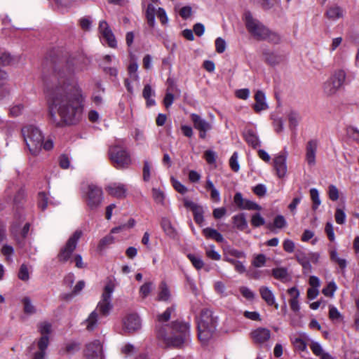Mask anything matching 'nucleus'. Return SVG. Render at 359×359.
I'll use <instances>...</instances> for the list:
<instances>
[{"label":"nucleus","mask_w":359,"mask_h":359,"mask_svg":"<svg viewBox=\"0 0 359 359\" xmlns=\"http://www.w3.org/2000/svg\"><path fill=\"white\" fill-rule=\"evenodd\" d=\"M86 69L82 57L69 58L65 67L56 68L45 81L50 121L56 126L76 123L82 113L83 97L74 75Z\"/></svg>","instance_id":"nucleus-1"},{"label":"nucleus","mask_w":359,"mask_h":359,"mask_svg":"<svg viewBox=\"0 0 359 359\" xmlns=\"http://www.w3.org/2000/svg\"><path fill=\"white\" fill-rule=\"evenodd\" d=\"M167 330L166 333L163 330H158V337L162 338L168 346L181 348L188 342L189 325L187 323L175 322Z\"/></svg>","instance_id":"nucleus-2"},{"label":"nucleus","mask_w":359,"mask_h":359,"mask_svg":"<svg viewBox=\"0 0 359 359\" xmlns=\"http://www.w3.org/2000/svg\"><path fill=\"white\" fill-rule=\"evenodd\" d=\"M245 26L249 33L259 41L267 40L274 43H279V35L269 29L259 20L252 18L250 13L245 15Z\"/></svg>","instance_id":"nucleus-3"},{"label":"nucleus","mask_w":359,"mask_h":359,"mask_svg":"<svg viewBox=\"0 0 359 359\" xmlns=\"http://www.w3.org/2000/svg\"><path fill=\"white\" fill-rule=\"evenodd\" d=\"M217 318L208 309L201 311L198 320V336L201 342L206 344L213 336L217 326Z\"/></svg>","instance_id":"nucleus-4"},{"label":"nucleus","mask_w":359,"mask_h":359,"mask_svg":"<svg viewBox=\"0 0 359 359\" xmlns=\"http://www.w3.org/2000/svg\"><path fill=\"white\" fill-rule=\"evenodd\" d=\"M22 134L29 153L34 156H38L44 139L42 132L37 127L30 125L22 128Z\"/></svg>","instance_id":"nucleus-5"},{"label":"nucleus","mask_w":359,"mask_h":359,"mask_svg":"<svg viewBox=\"0 0 359 359\" xmlns=\"http://www.w3.org/2000/svg\"><path fill=\"white\" fill-rule=\"evenodd\" d=\"M81 196L88 207L95 210L100 206L104 199L102 189L93 184H84L81 187Z\"/></svg>","instance_id":"nucleus-6"},{"label":"nucleus","mask_w":359,"mask_h":359,"mask_svg":"<svg viewBox=\"0 0 359 359\" xmlns=\"http://www.w3.org/2000/svg\"><path fill=\"white\" fill-rule=\"evenodd\" d=\"M116 283L114 280L108 278L102 294L101 299L98 302L95 311L100 315L107 316L109 314L113 306L111 304V295L114 291Z\"/></svg>","instance_id":"nucleus-7"},{"label":"nucleus","mask_w":359,"mask_h":359,"mask_svg":"<svg viewBox=\"0 0 359 359\" xmlns=\"http://www.w3.org/2000/svg\"><path fill=\"white\" fill-rule=\"evenodd\" d=\"M346 79L344 70L335 71L323 84V92L327 96H332L341 88Z\"/></svg>","instance_id":"nucleus-8"},{"label":"nucleus","mask_w":359,"mask_h":359,"mask_svg":"<svg viewBox=\"0 0 359 359\" xmlns=\"http://www.w3.org/2000/svg\"><path fill=\"white\" fill-rule=\"evenodd\" d=\"M110 159L117 168L128 167L131 159L125 149L119 146H114L109 149Z\"/></svg>","instance_id":"nucleus-9"},{"label":"nucleus","mask_w":359,"mask_h":359,"mask_svg":"<svg viewBox=\"0 0 359 359\" xmlns=\"http://www.w3.org/2000/svg\"><path fill=\"white\" fill-rule=\"evenodd\" d=\"M82 234L83 233L81 230H76L68 239L65 246L61 250L58 255V259L60 261L66 262L70 258L72 252L76 247L77 242L81 237Z\"/></svg>","instance_id":"nucleus-10"},{"label":"nucleus","mask_w":359,"mask_h":359,"mask_svg":"<svg viewBox=\"0 0 359 359\" xmlns=\"http://www.w3.org/2000/svg\"><path fill=\"white\" fill-rule=\"evenodd\" d=\"M84 355L87 359H103L102 346L99 340H95L86 346Z\"/></svg>","instance_id":"nucleus-11"},{"label":"nucleus","mask_w":359,"mask_h":359,"mask_svg":"<svg viewBox=\"0 0 359 359\" xmlns=\"http://www.w3.org/2000/svg\"><path fill=\"white\" fill-rule=\"evenodd\" d=\"M191 118L194 127L199 131L200 137L205 138L206 133L212 129V125L196 114H191Z\"/></svg>","instance_id":"nucleus-12"},{"label":"nucleus","mask_w":359,"mask_h":359,"mask_svg":"<svg viewBox=\"0 0 359 359\" xmlns=\"http://www.w3.org/2000/svg\"><path fill=\"white\" fill-rule=\"evenodd\" d=\"M287 152H281L277 154L273 159V168L276 171V174L279 178H283L287 173Z\"/></svg>","instance_id":"nucleus-13"},{"label":"nucleus","mask_w":359,"mask_h":359,"mask_svg":"<svg viewBox=\"0 0 359 359\" xmlns=\"http://www.w3.org/2000/svg\"><path fill=\"white\" fill-rule=\"evenodd\" d=\"M141 327L140 317L135 313L127 315L123 319V327L127 332H133L138 330Z\"/></svg>","instance_id":"nucleus-14"},{"label":"nucleus","mask_w":359,"mask_h":359,"mask_svg":"<svg viewBox=\"0 0 359 359\" xmlns=\"http://www.w3.org/2000/svg\"><path fill=\"white\" fill-rule=\"evenodd\" d=\"M99 30L101 35L105 39L108 45L111 48H114L116 45L115 36L109 27L107 22L101 21L100 22Z\"/></svg>","instance_id":"nucleus-15"},{"label":"nucleus","mask_w":359,"mask_h":359,"mask_svg":"<svg viewBox=\"0 0 359 359\" xmlns=\"http://www.w3.org/2000/svg\"><path fill=\"white\" fill-rule=\"evenodd\" d=\"M251 338L256 344H263L271 337V331L265 327H258L250 333Z\"/></svg>","instance_id":"nucleus-16"},{"label":"nucleus","mask_w":359,"mask_h":359,"mask_svg":"<svg viewBox=\"0 0 359 359\" xmlns=\"http://www.w3.org/2000/svg\"><path fill=\"white\" fill-rule=\"evenodd\" d=\"M107 192L116 198H124L126 196L127 188L121 183H111L106 187Z\"/></svg>","instance_id":"nucleus-17"},{"label":"nucleus","mask_w":359,"mask_h":359,"mask_svg":"<svg viewBox=\"0 0 359 359\" xmlns=\"http://www.w3.org/2000/svg\"><path fill=\"white\" fill-rule=\"evenodd\" d=\"M318 147V142L316 140H309L306 147V161L313 166L316 163V154Z\"/></svg>","instance_id":"nucleus-18"},{"label":"nucleus","mask_w":359,"mask_h":359,"mask_svg":"<svg viewBox=\"0 0 359 359\" xmlns=\"http://www.w3.org/2000/svg\"><path fill=\"white\" fill-rule=\"evenodd\" d=\"M260 296L269 306H274L278 309V304L276 302V298L273 292L266 286H262L259 289Z\"/></svg>","instance_id":"nucleus-19"},{"label":"nucleus","mask_w":359,"mask_h":359,"mask_svg":"<svg viewBox=\"0 0 359 359\" xmlns=\"http://www.w3.org/2000/svg\"><path fill=\"white\" fill-rule=\"evenodd\" d=\"M21 56L11 55L9 53H2L0 54V66H15L21 61Z\"/></svg>","instance_id":"nucleus-20"},{"label":"nucleus","mask_w":359,"mask_h":359,"mask_svg":"<svg viewBox=\"0 0 359 359\" xmlns=\"http://www.w3.org/2000/svg\"><path fill=\"white\" fill-rule=\"evenodd\" d=\"M243 137L247 143L253 148L260 146V141L257 132L252 128H246L243 132Z\"/></svg>","instance_id":"nucleus-21"},{"label":"nucleus","mask_w":359,"mask_h":359,"mask_svg":"<svg viewBox=\"0 0 359 359\" xmlns=\"http://www.w3.org/2000/svg\"><path fill=\"white\" fill-rule=\"evenodd\" d=\"M295 258L297 262L301 264L304 274H309L312 271V266L307 257L306 253L302 251H297L295 254Z\"/></svg>","instance_id":"nucleus-22"},{"label":"nucleus","mask_w":359,"mask_h":359,"mask_svg":"<svg viewBox=\"0 0 359 359\" xmlns=\"http://www.w3.org/2000/svg\"><path fill=\"white\" fill-rule=\"evenodd\" d=\"M255 104L253 108L256 112H259L263 110H266L268 108V105L265 101L266 97L264 93L258 90L255 95Z\"/></svg>","instance_id":"nucleus-23"},{"label":"nucleus","mask_w":359,"mask_h":359,"mask_svg":"<svg viewBox=\"0 0 359 359\" xmlns=\"http://www.w3.org/2000/svg\"><path fill=\"white\" fill-rule=\"evenodd\" d=\"M138 69V64L135 56H131L129 65L128 67V72L133 81H138L139 76L137 73Z\"/></svg>","instance_id":"nucleus-24"},{"label":"nucleus","mask_w":359,"mask_h":359,"mask_svg":"<svg viewBox=\"0 0 359 359\" xmlns=\"http://www.w3.org/2000/svg\"><path fill=\"white\" fill-rule=\"evenodd\" d=\"M8 76L7 72L0 69V87H3L2 89H1L0 100L8 96L10 93L9 88H8L5 84V81L8 80Z\"/></svg>","instance_id":"nucleus-25"},{"label":"nucleus","mask_w":359,"mask_h":359,"mask_svg":"<svg viewBox=\"0 0 359 359\" xmlns=\"http://www.w3.org/2000/svg\"><path fill=\"white\" fill-rule=\"evenodd\" d=\"M161 225L167 236L170 238H175L176 236V231L172 226L171 222L168 218H162Z\"/></svg>","instance_id":"nucleus-26"},{"label":"nucleus","mask_w":359,"mask_h":359,"mask_svg":"<svg viewBox=\"0 0 359 359\" xmlns=\"http://www.w3.org/2000/svg\"><path fill=\"white\" fill-rule=\"evenodd\" d=\"M203 234L207 238L213 239L218 243H222L224 241V238L222 235L214 229H211L209 227L205 228L203 230Z\"/></svg>","instance_id":"nucleus-27"},{"label":"nucleus","mask_w":359,"mask_h":359,"mask_svg":"<svg viewBox=\"0 0 359 359\" xmlns=\"http://www.w3.org/2000/svg\"><path fill=\"white\" fill-rule=\"evenodd\" d=\"M327 18L332 20H336L344 15V11L337 6H334L328 8L326 12Z\"/></svg>","instance_id":"nucleus-28"},{"label":"nucleus","mask_w":359,"mask_h":359,"mask_svg":"<svg viewBox=\"0 0 359 359\" xmlns=\"http://www.w3.org/2000/svg\"><path fill=\"white\" fill-rule=\"evenodd\" d=\"M233 223L239 230L243 231L248 227V223L243 214H238L233 217Z\"/></svg>","instance_id":"nucleus-29"},{"label":"nucleus","mask_w":359,"mask_h":359,"mask_svg":"<svg viewBox=\"0 0 359 359\" xmlns=\"http://www.w3.org/2000/svg\"><path fill=\"white\" fill-rule=\"evenodd\" d=\"M263 57L264 60L271 65H276L281 61V57L279 55L270 50H264Z\"/></svg>","instance_id":"nucleus-30"},{"label":"nucleus","mask_w":359,"mask_h":359,"mask_svg":"<svg viewBox=\"0 0 359 359\" xmlns=\"http://www.w3.org/2000/svg\"><path fill=\"white\" fill-rule=\"evenodd\" d=\"M272 275L276 279L282 282H286L289 280L287 271L285 268H276L272 271Z\"/></svg>","instance_id":"nucleus-31"},{"label":"nucleus","mask_w":359,"mask_h":359,"mask_svg":"<svg viewBox=\"0 0 359 359\" xmlns=\"http://www.w3.org/2000/svg\"><path fill=\"white\" fill-rule=\"evenodd\" d=\"M98 314L96 311H93L85 321V325L88 330H93L97 323Z\"/></svg>","instance_id":"nucleus-32"},{"label":"nucleus","mask_w":359,"mask_h":359,"mask_svg":"<svg viewBox=\"0 0 359 359\" xmlns=\"http://www.w3.org/2000/svg\"><path fill=\"white\" fill-rule=\"evenodd\" d=\"M309 192L311 200L312 201V209L316 211L321 204L319 192L316 188H311Z\"/></svg>","instance_id":"nucleus-33"},{"label":"nucleus","mask_w":359,"mask_h":359,"mask_svg":"<svg viewBox=\"0 0 359 359\" xmlns=\"http://www.w3.org/2000/svg\"><path fill=\"white\" fill-rule=\"evenodd\" d=\"M330 259L337 263L341 271H344L346 267V261L345 259L340 258L336 250L330 251Z\"/></svg>","instance_id":"nucleus-34"},{"label":"nucleus","mask_w":359,"mask_h":359,"mask_svg":"<svg viewBox=\"0 0 359 359\" xmlns=\"http://www.w3.org/2000/svg\"><path fill=\"white\" fill-rule=\"evenodd\" d=\"M152 198L155 203L163 205L165 203V196L163 191L157 188H153L151 190Z\"/></svg>","instance_id":"nucleus-35"},{"label":"nucleus","mask_w":359,"mask_h":359,"mask_svg":"<svg viewBox=\"0 0 359 359\" xmlns=\"http://www.w3.org/2000/svg\"><path fill=\"white\" fill-rule=\"evenodd\" d=\"M155 8L153 5L149 4L146 11V18L148 25L154 27L155 25Z\"/></svg>","instance_id":"nucleus-36"},{"label":"nucleus","mask_w":359,"mask_h":359,"mask_svg":"<svg viewBox=\"0 0 359 359\" xmlns=\"http://www.w3.org/2000/svg\"><path fill=\"white\" fill-rule=\"evenodd\" d=\"M160 292L158 295V301H168L170 297V291L165 283L163 282L160 285Z\"/></svg>","instance_id":"nucleus-37"},{"label":"nucleus","mask_w":359,"mask_h":359,"mask_svg":"<svg viewBox=\"0 0 359 359\" xmlns=\"http://www.w3.org/2000/svg\"><path fill=\"white\" fill-rule=\"evenodd\" d=\"M310 348L311 349L313 354L316 356L320 357L323 359L325 355H330L327 353H325L320 344L316 341H312L310 344Z\"/></svg>","instance_id":"nucleus-38"},{"label":"nucleus","mask_w":359,"mask_h":359,"mask_svg":"<svg viewBox=\"0 0 359 359\" xmlns=\"http://www.w3.org/2000/svg\"><path fill=\"white\" fill-rule=\"evenodd\" d=\"M154 286L151 282H147L140 288V295L142 299H145L152 291Z\"/></svg>","instance_id":"nucleus-39"},{"label":"nucleus","mask_w":359,"mask_h":359,"mask_svg":"<svg viewBox=\"0 0 359 359\" xmlns=\"http://www.w3.org/2000/svg\"><path fill=\"white\" fill-rule=\"evenodd\" d=\"M24 306V312L27 314H33L36 312V309L32 303L29 297H25L22 299Z\"/></svg>","instance_id":"nucleus-40"},{"label":"nucleus","mask_w":359,"mask_h":359,"mask_svg":"<svg viewBox=\"0 0 359 359\" xmlns=\"http://www.w3.org/2000/svg\"><path fill=\"white\" fill-rule=\"evenodd\" d=\"M175 309L174 306L168 307L162 314H160L157 317L158 323H163L170 320L171 314L175 311Z\"/></svg>","instance_id":"nucleus-41"},{"label":"nucleus","mask_w":359,"mask_h":359,"mask_svg":"<svg viewBox=\"0 0 359 359\" xmlns=\"http://www.w3.org/2000/svg\"><path fill=\"white\" fill-rule=\"evenodd\" d=\"M189 259L196 269H201L203 267L204 263L202 259L199 256H196L193 254H189L187 255Z\"/></svg>","instance_id":"nucleus-42"},{"label":"nucleus","mask_w":359,"mask_h":359,"mask_svg":"<svg viewBox=\"0 0 359 359\" xmlns=\"http://www.w3.org/2000/svg\"><path fill=\"white\" fill-rule=\"evenodd\" d=\"M299 120L300 116L298 113L291 111L288 114V121L291 128H295L297 126Z\"/></svg>","instance_id":"nucleus-43"},{"label":"nucleus","mask_w":359,"mask_h":359,"mask_svg":"<svg viewBox=\"0 0 359 359\" xmlns=\"http://www.w3.org/2000/svg\"><path fill=\"white\" fill-rule=\"evenodd\" d=\"M193 214L196 223L201 226L204 221L203 208L200 206L198 209L193 212Z\"/></svg>","instance_id":"nucleus-44"},{"label":"nucleus","mask_w":359,"mask_h":359,"mask_svg":"<svg viewBox=\"0 0 359 359\" xmlns=\"http://www.w3.org/2000/svg\"><path fill=\"white\" fill-rule=\"evenodd\" d=\"M266 256L263 254H259L254 257L252 264L257 268L262 267L266 263Z\"/></svg>","instance_id":"nucleus-45"},{"label":"nucleus","mask_w":359,"mask_h":359,"mask_svg":"<svg viewBox=\"0 0 359 359\" xmlns=\"http://www.w3.org/2000/svg\"><path fill=\"white\" fill-rule=\"evenodd\" d=\"M265 223L264 219L261 216L259 213H256L252 215L251 218V224L254 227H259L264 225Z\"/></svg>","instance_id":"nucleus-46"},{"label":"nucleus","mask_w":359,"mask_h":359,"mask_svg":"<svg viewBox=\"0 0 359 359\" xmlns=\"http://www.w3.org/2000/svg\"><path fill=\"white\" fill-rule=\"evenodd\" d=\"M114 241V238L112 235L109 234L104 237L102 239L100 240L99 244H98V248L100 250H102L106 246L112 244Z\"/></svg>","instance_id":"nucleus-47"},{"label":"nucleus","mask_w":359,"mask_h":359,"mask_svg":"<svg viewBox=\"0 0 359 359\" xmlns=\"http://www.w3.org/2000/svg\"><path fill=\"white\" fill-rule=\"evenodd\" d=\"M241 209L251 210H260L261 207L255 202L245 199V201L243 205H242V207L241 208Z\"/></svg>","instance_id":"nucleus-48"},{"label":"nucleus","mask_w":359,"mask_h":359,"mask_svg":"<svg viewBox=\"0 0 359 359\" xmlns=\"http://www.w3.org/2000/svg\"><path fill=\"white\" fill-rule=\"evenodd\" d=\"M337 290V285L334 282H330L326 287L323 289V294L327 297H332Z\"/></svg>","instance_id":"nucleus-49"},{"label":"nucleus","mask_w":359,"mask_h":359,"mask_svg":"<svg viewBox=\"0 0 359 359\" xmlns=\"http://www.w3.org/2000/svg\"><path fill=\"white\" fill-rule=\"evenodd\" d=\"M38 205L42 210L48 205V197L44 192H41L38 195Z\"/></svg>","instance_id":"nucleus-50"},{"label":"nucleus","mask_w":359,"mask_h":359,"mask_svg":"<svg viewBox=\"0 0 359 359\" xmlns=\"http://www.w3.org/2000/svg\"><path fill=\"white\" fill-rule=\"evenodd\" d=\"M205 253L207 257L212 260H219L221 259V255L218 252L215 250L213 245L208 248L206 249Z\"/></svg>","instance_id":"nucleus-51"},{"label":"nucleus","mask_w":359,"mask_h":359,"mask_svg":"<svg viewBox=\"0 0 359 359\" xmlns=\"http://www.w3.org/2000/svg\"><path fill=\"white\" fill-rule=\"evenodd\" d=\"M238 153L234 152L232 154V156L229 160L230 167L234 172H238L240 168V166H239V164L238 162Z\"/></svg>","instance_id":"nucleus-52"},{"label":"nucleus","mask_w":359,"mask_h":359,"mask_svg":"<svg viewBox=\"0 0 359 359\" xmlns=\"http://www.w3.org/2000/svg\"><path fill=\"white\" fill-rule=\"evenodd\" d=\"M335 221L339 224H343L346 221V214L344 211L340 208H337L335 215Z\"/></svg>","instance_id":"nucleus-53"},{"label":"nucleus","mask_w":359,"mask_h":359,"mask_svg":"<svg viewBox=\"0 0 359 359\" xmlns=\"http://www.w3.org/2000/svg\"><path fill=\"white\" fill-rule=\"evenodd\" d=\"M215 49L218 53H222L226 50V42L221 38L218 37L215 40Z\"/></svg>","instance_id":"nucleus-54"},{"label":"nucleus","mask_w":359,"mask_h":359,"mask_svg":"<svg viewBox=\"0 0 359 359\" xmlns=\"http://www.w3.org/2000/svg\"><path fill=\"white\" fill-rule=\"evenodd\" d=\"M292 344L296 349H298L302 351H304L306 350V344L304 341V340L302 339V338H295L292 341Z\"/></svg>","instance_id":"nucleus-55"},{"label":"nucleus","mask_w":359,"mask_h":359,"mask_svg":"<svg viewBox=\"0 0 359 359\" xmlns=\"http://www.w3.org/2000/svg\"><path fill=\"white\" fill-rule=\"evenodd\" d=\"M328 195L330 200L336 201L339 198V191L334 185H330L328 187Z\"/></svg>","instance_id":"nucleus-56"},{"label":"nucleus","mask_w":359,"mask_h":359,"mask_svg":"<svg viewBox=\"0 0 359 359\" xmlns=\"http://www.w3.org/2000/svg\"><path fill=\"white\" fill-rule=\"evenodd\" d=\"M18 278L23 281H27L29 280V271H28V269L25 264L21 265V266L20 268L19 273H18Z\"/></svg>","instance_id":"nucleus-57"},{"label":"nucleus","mask_w":359,"mask_h":359,"mask_svg":"<svg viewBox=\"0 0 359 359\" xmlns=\"http://www.w3.org/2000/svg\"><path fill=\"white\" fill-rule=\"evenodd\" d=\"M173 101H174V95L170 92V89L168 88L167 89L165 96L163 99V104H164L165 108L168 109V107H170L172 105V104L173 103Z\"/></svg>","instance_id":"nucleus-58"},{"label":"nucleus","mask_w":359,"mask_h":359,"mask_svg":"<svg viewBox=\"0 0 359 359\" xmlns=\"http://www.w3.org/2000/svg\"><path fill=\"white\" fill-rule=\"evenodd\" d=\"M39 329L42 336H48L51 330V325L47 322H43L39 325Z\"/></svg>","instance_id":"nucleus-59"},{"label":"nucleus","mask_w":359,"mask_h":359,"mask_svg":"<svg viewBox=\"0 0 359 359\" xmlns=\"http://www.w3.org/2000/svg\"><path fill=\"white\" fill-rule=\"evenodd\" d=\"M283 249L287 252H293L295 248L294 243L290 239H285L283 243Z\"/></svg>","instance_id":"nucleus-60"},{"label":"nucleus","mask_w":359,"mask_h":359,"mask_svg":"<svg viewBox=\"0 0 359 359\" xmlns=\"http://www.w3.org/2000/svg\"><path fill=\"white\" fill-rule=\"evenodd\" d=\"M240 292L242 294V295L247 299L251 300L253 299L255 297V294L253 293V292L247 287H241L240 288Z\"/></svg>","instance_id":"nucleus-61"},{"label":"nucleus","mask_w":359,"mask_h":359,"mask_svg":"<svg viewBox=\"0 0 359 359\" xmlns=\"http://www.w3.org/2000/svg\"><path fill=\"white\" fill-rule=\"evenodd\" d=\"M273 225L275 227L282 229L286 225V221L283 216L278 215L275 217L273 221Z\"/></svg>","instance_id":"nucleus-62"},{"label":"nucleus","mask_w":359,"mask_h":359,"mask_svg":"<svg viewBox=\"0 0 359 359\" xmlns=\"http://www.w3.org/2000/svg\"><path fill=\"white\" fill-rule=\"evenodd\" d=\"M172 185L175 189L182 194H184L187 191V189L179 181L172 179Z\"/></svg>","instance_id":"nucleus-63"},{"label":"nucleus","mask_w":359,"mask_h":359,"mask_svg":"<svg viewBox=\"0 0 359 359\" xmlns=\"http://www.w3.org/2000/svg\"><path fill=\"white\" fill-rule=\"evenodd\" d=\"M253 192L258 196L262 197L265 195L266 188L264 184H259L253 188Z\"/></svg>","instance_id":"nucleus-64"}]
</instances>
